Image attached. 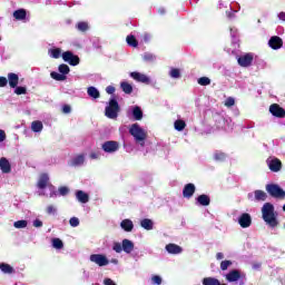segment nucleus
Returning a JSON list of instances; mask_svg holds the SVG:
<instances>
[{"label": "nucleus", "instance_id": "1", "mask_svg": "<svg viewBox=\"0 0 285 285\" xmlns=\"http://www.w3.org/2000/svg\"><path fill=\"white\" fill-rule=\"evenodd\" d=\"M129 134L131 137H134L136 144H139V146L145 147L146 146V139H148V131L144 129L139 124H132L129 127Z\"/></svg>", "mask_w": 285, "mask_h": 285}, {"label": "nucleus", "instance_id": "2", "mask_svg": "<svg viewBox=\"0 0 285 285\" xmlns=\"http://www.w3.org/2000/svg\"><path fill=\"white\" fill-rule=\"evenodd\" d=\"M263 219L271 228L277 226V214H275V207L271 203H266L262 208Z\"/></svg>", "mask_w": 285, "mask_h": 285}, {"label": "nucleus", "instance_id": "3", "mask_svg": "<svg viewBox=\"0 0 285 285\" xmlns=\"http://www.w3.org/2000/svg\"><path fill=\"white\" fill-rule=\"evenodd\" d=\"M37 187L40 188V190H43L45 188H49V190H50L49 197L57 196V191L55 190V186H52V184H50V176H48V174H41L39 176Z\"/></svg>", "mask_w": 285, "mask_h": 285}, {"label": "nucleus", "instance_id": "4", "mask_svg": "<svg viewBox=\"0 0 285 285\" xmlns=\"http://www.w3.org/2000/svg\"><path fill=\"white\" fill-rule=\"evenodd\" d=\"M105 115L108 119H117L119 115V102L115 98L109 100V105L105 109Z\"/></svg>", "mask_w": 285, "mask_h": 285}, {"label": "nucleus", "instance_id": "5", "mask_svg": "<svg viewBox=\"0 0 285 285\" xmlns=\"http://www.w3.org/2000/svg\"><path fill=\"white\" fill-rule=\"evenodd\" d=\"M89 262L92 264H96V266H108L110 264V261H108V257L104 254H91L89 256Z\"/></svg>", "mask_w": 285, "mask_h": 285}, {"label": "nucleus", "instance_id": "6", "mask_svg": "<svg viewBox=\"0 0 285 285\" xmlns=\"http://www.w3.org/2000/svg\"><path fill=\"white\" fill-rule=\"evenodd\" d=\"M128 117L132 115L134 119L136 121H141L144 119V111L141 110V107L139 106H131L127 110Z\"/></svg>", "mask_w": 285, "mask_h": 285}, {"label": "nucleus", "instance_id": "7", "mask_svg": "<svg viewBox=\"0 0 285 285\" xmlns=\"http://www.w3.org/2000/svg\"><path fill=\"white\" fill-rule=\"evenodd\" d=\"M266 190L272 197H285V191L279 188V185H267Z\"/></svg>", "mask_w": 285, "mask_h": 285}, {"label": "nucleus", "instance_id": "8", "mask_svg": "<svg viewBox=\"0 0 285 285\" xmlns=\"http://www.w3.org/2000/svg\"><path fill=\"white\" fill-rule=\"evenodd\" d=\"M238 224L240 228H250V224H253V218L250 214L244 213L238 217Z\"/></svg>", "mask_w": 285, "mask_h": 285}, {"label": "nucleus", "instance_id": "9", "mask_svg": "<svg viewBox=\"0 0 285 285\" xmlns=\"http://www.w3.org/2000/svg\"><path fill=\"white\" fill-rule=\"evenodd\" d=\"M62 59H63V61H66L70 66H79V58L70 51L63 52L62 53Z\"/></svg>", "mask_w": 285, "mask_h": 285}, {"label": "nucleus", "instance_id": "10", "mask_svg": "<svg viewBox=\"0 0 285 285\" xmlns=\"http://www.w3.org/2000/svg\"><path fill=\"white\" fill-rule=\"evenodd\" d=\"M102 150L105 153H117L119 150V142L115 140H109L102 144Z\"/></svg>", "mask_w": 285, "mask_h": 285}, {"label": "nucleus", "instance_id": "11", "mask_svg": "<svg viewBox=\"0 0 285 285\" xmlns=\"http://www.w3.org/2000/svg\"><path fill=\"white\" fill-rule=\"evenodd\" d=\"M238 63L242 66V68H248V66L253 63V53L240 56L238 58Z\"/></svg>", "mask_w": 285, "mask_h": 285}, {"label": "nucleus", "instance_id": "12", "mask_svg": "<svg viewBox=\"0 0 285 285\" xmlns=\"http://www.w3.org/2000/svg\"><path fill=\"white\" fill-rule=\"evenodd\" d=\"M267 164L273 173H279L282 170V161L277 158L268 159Z\"/></svg>", "mask_w": 285, "mask_h": 285}, {"label": "nucleus", "instance_id": "13", "mask_svg": "<svg viewBox=\"0 0 285 285\" xmlns=\"http://www.w3.org/2000/svg\"><path fill=\"white\" fill-rule=\"evenodd\" d=\"M195 184H187L185 185L184 189H183V197H185L186 199H190V197H193V195H195Z\"/></svg>", "mask_w": 285, "mask_h": 285}, {"label": "nucleus", "instance_id": "14", "mask_svg": "<svg viewBox=\"0 0 285 285\" xmlns=\"http://www.w3.org/2000/svg\"><path fill=\"white\" fill-rule=\"evenodd\" d=\"M130 77L135 79V81H139L140 83H150V78L144 73L134 71L130 73Z\"/></svg>", "mask_w": 285, "mask_h": 285}, {"label": "nucleus", "instance_id": "15", "mask_svg": "<svg viewBox=\"0 0 285 285\" xmlns=\"http://www.w3.org/2000/svg\"><path fill=\"white\" fill-rule=\"evenodd\" d=\"M269 48H273V50H279L282 46H284V41H282V38L274 36L268 41Z\"/></svg>", "mask_w": 285, "mask_h": 285}, {"label": "nucleus", "instance_id": "16", "mask_svg": "<svg viewBox=\"0 0 285 285\" xmlns=\"http://www.w3.org/2000/svg\"><path fill=\"white\" fill-rule=\"evenodd\" d=\"M269 112H272L274 117H279V118L285 117L284 108L279 107V105L277 104H274L269 107Z\"/></svg>", "mask_w": 285, "mask_h": 285}, {"label": "nucleus", "instance_id": "17", "mask_svg": "<svg viewBox=\"0 0 285 285\" xmlns=\"http://www.w3.org/2000/svg\"><path fill=\"white\" fill-rule=\"evenodd\" d=\"M85 163H86V155L79 154V155L75 156V157L69 161V165L77 167V166H83Z\"/></svg>", "mask_w": 285, "mask_h": 285}, {"label": "nucleus", "instance_id": "18", "mask_svg": "<svg viewBox=\"0 0 285 285\" xmlns=\"http://www.w3.org/2000/svg\"><path fill=\"white\" fill-rule=\"evenodd\" d=\"M166 250L170 255H179L183 253L184 249L179 245L168 244V245H166Z\"/></svg>", "mask_w": 285, "mask_h": 285}, {"label": "nucleus", "instance_id": "19", "mask_svg": "<svg viewBox=\"0 0 285 285\" xmlns=\"http://www.w3.org/2000/svg\"><path fill=\"white\" fill-rule=\"evenodd\" d=\"M122 250H124V253H127L128 255H130V253L132 250H135V243H132V240H130V239H124L122 240Z\"/></svg>", "mask_w": 285, "mask_h": 285}, {"label": "nucleus", "instance_id": "20", "mask_svg": "<svg viewBox=\"0 0 285 285\" xmlns=\"http://www.w3.org/2000/svg\"><path fill=\"white\" fill-rule=\"evenodd\" d=\"M0 170L4 174H8L10 170H12L10 161L4 157L0 158Z\"/></svg>", "mask_w": 285, "mask_h": 285}, {"label": "nucleus", "instance_id": "21", "mask_svg": "<svg viewBox=\"0 0 285 285\" xmlns=\"http://www.w3.org/2000/svg\"><path fill=\"white\" fill-rule=\"evenodd\" d=\"M76 198L80 204H88V202H90V196L83 190L76 191Z\"/></svg>", "mask_w": 285, "mask_h": 285}, {"label": "nucleus", "instance_id": "22", "mask_svg": "<svg viewBox=\"0 0 285 285\" xmlns=\"http://www.w3.org/2000/svg\"><path fill=\"white\" fill-rule=\"evenodd\" d=\"M120 228H122V230H126V233H131L132 228H135V225L132 224V220L124 219L120 223Z\"/></svg>", "mask_w": 285, "mask_h": 285}, {"label": "nucleus", "instance_id": "23", "mask_svg": "<svg viewBox=\"0 0 285 285\" xmlns=\"http://www.w3.org/2000/svg\"><path fill=\"white\" fill-rule=\"evenodd\" d=\"M8 81L10 88H17V86H19V76L17 73H9Z\"/></svg>", "mask_w": 285, "mask_h": 285}, {"label": "nucleus", "instance_id": "24", "mask_svg": "<svg viewBox=\"0 0 285 285\" xmlns=\"http://www.w3.org/2000/svg\"><path fill=\"white\" fill-rule=\"evenodd\" d=\"M239 277H242V274L237 269H234L226 275L227 282H237Z\"/></svg>", "mask_w": 285, "mask_h": 285}, {"label": "nucleus", "instance_id": "25", "mask_svg": "<svg viewBox=\"0 0 285 285\" xmlns=\"http://www.w3.org/2000/svg\"><path fill=\"white\" fill-rule=\"evenodd\" d=\"M141 228H145V230H153L155 223H153L151 219L145 218L140 222Z\"/></svg>", "mask_w": 285, "mask_h": 285}, {"label": "nucleus", "instance_id": "26", "mask_svg": "<svg viewBox=\"0 0 285 285\" xmlns=\"http://www.w3.org/2000/svg\"><path fill=\"white\" fill-rule=\"evenodd\" d=\"M31 130L32 132H41V130H43V122H41L40 120L32 121Z\"/></svg>", "mask_w": 285, "mask_h": 285}, {"label": "nucleus", "instance_id": "27", "mask_svg": "<svg viewBox=\"0 0 285 285\" xmlns=\"http://www.w3.org/2000/svg\"><path fill=\"white\" fill-rule=\"evenodd\" d=\"M87 95L89 97H91L92 99H99V97H100L99 89L96 87H89L87 89Z\"/></svg>", "mask_w": 285, "mask_h": 285}, {"label": "nucleus", "instance_id": "28", "mask_svg": "<svg viewBox=\"0 0 285 285\" xmlns=\"http://www.w3.org/2000/svg\"><path fill=\"white\" fill-rule=\"evenodd\" d=\"M198 204H200V206H209L210 205V197H208L207 195H200L197 198Z\"/></svg>", "mask_w": 285, "mask_h": 285}, {"label": "nucleus", "instance_id": "29", "mask_svg": "<svg viewBox=\"0 0 285 285\" xmlns=\"http://www.w3.org/2000/svg\"><path fill=\"white\" fill-rule=\"evenodd\" d=\"M0 271L7 275L14 273V268L6 263L0 264Z\"/></svg>", "mask_w": 285, "mask_h": 285}, {"label": "nucleus", "instance_id": "30", "mask_svg": "<svg viewBox=\"0 0 285 285\" xmlns=\"http://www.w3.org/2000/svg\"><path fill=\"white\" fill-rule=\"evenodd\" d=\"M120 87H121V90L125 91L126 95H130L132 92V85H130L126 81H122L120 83Z\"/></svg>", "mask_w": 285, "mask_h": 285}, {"label": "nucleus", "instance_id": "31", "mask_svg": "<svg viewBox=\"0 0 285 285\" xmlns=\"http://www.w3.org/2000/svg\"><path fill=\"white\" fill-rule=\"evenodd\" d=\"M254 197L256 202H266V194L262 190L254 191Z\"/></svg>", "mask_w": 285, "mask_h": 285}, {"label": "nucleus", "instance_id": "32", "mask_svg": "<svg viewBox=\"0 0 285 285\" xmlns=\"http://www.w3.org/2000/svg\"><path fill=\"white\" fill-rule=\"evenodd\" d=\"M169 77H171V79H180L181 78V70L177 69V68H171L169 71Z\"/></svg>", "mask_w": 285, "mask_h": 285}, {"label": "nucleus", "instance_id": "33", "mask_svg": "<svg viewBox=\"0 0 285 285\" xmlns=\"http://www.w3.org/2000/svg\"><path fill=\"white\" fill-rule=\"evenodd\" d=\"M174 128H175V130H178V132H181V130H184V128H186V121H184V120H176L174 122Z\"/></svg>", "mask_w": 285, "mask_h": 285}, {"label": "nucleus", "instance_id": "34", "mask_svg": "<svg viewBox=\"0 0 285 285\" xmlns=\"http://www.w3.org/2000/svg\"><path fill=\"white\" fill-rule=\"evenodd\" d=\"M52 247L56 248L57 250H61L63 248V242L60 238H53L51 240Z\"/></svg>", "mask_w": 285, "mask_h": 285}, {"label": "nucleus", "instance_id": "35", "mask_svg": "<svg viewBox=\"0 0 285 285\" xmlns=\"http://www.w3.org/2000/svg\"><path fill=\"white\" fill-rule=\"evenodd\" d=\"M49 56L52 57V59H59V57H61V49L59 48L49 49Z\"/></svg>", "mask_w": 285, "mask_h": 285}, {"label": "nucleus", "instance_id": "36", "mask_svg": "<svg viewBox=\"0 0 285 285\" xmlns=\"http://www.w3.org/2000/svg\"><path fill=\"white\" fill-rule=\"evenodd\" d=\"M51 77L56 80V81H66V76L62 73H59L57 71H52L51 72Z\"/></svg>", "mask_w": 285, "mask_h": 285}, {"label": "nucleus", "instance_id": "37", "mask_svg": "<svg viewBox=\"0 0 285 285\" xmlns=\"http://www.w3.org/2000/svg\"><path fill=\"white\" fill-rule=\"evenodd\" d=\"M204 285H226V284H219V281L215 279V278H205L203 281Z\"/></svg>", "mask_w": 285, "mask_h": 285}, {"label": "nucleus", "instance_id": "38", "mask_svg": "<svg viewBox=\"0 0 285 285\" xmlns=\"http://www.w3.org/2000/svg\"><path fill=\"white\" fill-rule=\"evenodd\" d=\"M127 43L128 46H131L132 48H137L138 42L135 36H127Z\"/></svg>", "mask_w": 285, "mask_h": 285}, {"label": "nucleus", "instance_id": "39", "mask_svg": "<svg viewBox=\"0 0 285 285\" xmlns=\"http://www.w3.org/2000/svg\"><path fill=\"white\" fill-rule=\"evenodd\" d=\"M13 17L14 19H26V10L23 9H20V10H17L14 13H13Z\"/></svg>", "mask_w": 285, "mask_h": 285}, {"label": "nucleus", "instance_id": "40", "mask_svg": "<svg viewBox=\"0 0 285 285\" xmlns=\"http://www.w3.org/2000/svg\"><path fill=\"white\" fill-rule=\"evenodd\" d=\"M214 159H215V161H224V159H226V154H224L222 151H216L214 154Z\"/></svg>", "mask_w": 285, "mask_h": 285}, {"label": "nucleus", "instance_id": "41", "mask_svg": "<svg viewBox=\"0 0 285 285\" xmlns=\"http://www.w3.org/2000/svg\"><path fill=\"white\" fill-rule=\"evenodd\" d=\"M60 75H63L66 77V75H68V72H70V67H68V65H60L58 68Z\"/></svg>", "mask_w": 285, "mask_h": 285}, {"label": "nucleus", "instance_id": "42", "mask_svg": "<svg viewBox=\"0 0 285 285\" xmlns=\"http://www.w3.org/2000/svg\"><path fill=\"white\" fill-rule=\"evenodd\" d=\"M47 215H57V206L55 205H48L46 207Z\"/></svg>", "mask_w": 285, "mask_h": 285}, {"label": "nucleus", "instance_id": "43", "mask_svg": "<svg viewBox=\"0 0 285 285\" xmlns=\"http://www.w3.org/2000/svg\"><path fill=\"white\" fill-rule=\"evenodd\" d=\"M14 228H26L28 226L27 220H17L13 223Z\"/></svg>", "mask_w": 285, "mask_h": 285}, {"label": "nucleus", "instance_id": "44", "mask_svg": "<svg viewBox=\"0 0 285 285\" xmlns=\"http://www.w3.org/2000/svg\"><path fill=\"white\" fill-rule=\"evenodd\" d=\"M199 86H210V78L202 77L198 79Z\"/></svg>", "mask_w": 285, "mask_h": 285}, {"label": "nucleus", "instance_id": "45", "mask_svg": "<svg viewBox=\"0 0 285 285\" xmlns=\"http://www.w3.org/2000/svg\"><path fill=\"white\" fill-rule=\"evenodd\" d=\"M77 29L80 30V32H86V30H88V22H78Z\"/></svg>", "mask_w": 285, "mask_h": 285}, {"label": "nucleus", "instance_id": "46", "mask_svg": "<svg viewBox=\"0 0 285 285\" xmlns=\"http://www.w3.org/2000/svg\"><path fill=\"white\" fill-rule=\"evenodd\" d=\"M58 191H59V195H61L62 197H66V195L70 193V189L66 186H62L58 188Z\"/></svg>", "mask_w": 285, "mask_h": 285}, {"label": "nucleus", "instance_id": "47", "mask_svg": "<svg viewBox=\"0 0 285 285\" xmlns=\"http://www.w3.org/2000/svg\"><path fill=\"white\" fill-rule=\"evenodd\" d=\"M229 266H233V262H230V261H223L222 263H220V268L223 269V271H228V267Z\"/></svg>", "mask_w": 285, "mask_h": 285}, {"label": "nucleus", "instance_id": "48", "mask_svg": "<svg viewBox=\"0 0 285 285\" xmlns=\"http://www.w3.org/2000/svg\"><path fill=\"white\" fill-rule=\"evenodd\" d=\"M28 92V89L26 87H16L14 94L16 95H26Z\"/></svg>", "mask_w": 285, "mask_h": 285}, {"label": "nucleus", "instance_id": "49", "mask_svg": "<svg viewBox=\"0 0 285 285\" xmlns=\"http://www.w3.org/2000/svg\"><path fill=\"white\" fill-rule=\"evenodd\" d=\"M70 226H72V228H77V226H79V218L77 217H71L69 220Z\"/></svg>", "mask_w": 285, "mask_h": 285}, {"label": "nucleus", "instance_id": "50", "mask_svg": "<svg viewBox=\"0 0 285 285\" xmlns=\"http://www.w3.org/2000/svg\"><path fill=\"white\" fill-rule=\"evenodd\" d=\"M225 106H226L227 108H230L232 106H235V98L228 97V98L225 100Z\"/></svg>", "mask_w": 285, "mask_h": 285}, {"label": "nucleus", "instance_id": "51", "mask_svg": "<svg viewBox=\"0 0 285 285\" xmlns=\"http://www.w3.org/2000/svg\"><path fill=\"white\" fill-rule=\"evenodd\" d=\"M112 248L116 253H121V250H124V245L120 243H115Z\"/></svg>", "mask_w": 285, "mask_h": 285}, {"label": "nucleus", "instance_id": "52", "mask_svg": "<svg viewBox=\"0 0 285 285\" xmlns=\"http://www.w3.org/2000/svg\"><path fill=\"white\" fill-rule=\"evenodd\" d=\"M151 282H153V284L160 285L161 284V276H159V275L153 276Z\"/></svg>", "mask_w": 285, "mask_h": 285}, {"label": "nucleus", "instance_id": "53", "mask_svg": "<svg viewBox=\"0 0 285 285\" xmlns=\"http://www.w3.org/2000/svg\"><path fill=\"white\" fill-rule=\"evenodd\" d=\"M62 112H63L65 115H70V114L72 112V108L70 107V105H65V106L62 107Z\"/></svg>", "mask_w": 285, "mask_h": 285}, {"label": "nucleus", "instance_id": "54", "mask_svg": "<svg viewBox=\"0 0 285 285\" xmlns=\"http://www.w3.org/2000/svg\"><path fill=\"white\" fill-rule=\"evenodd\" d=\"M8 86V78L0 77V88H6Z\"/></svg>", "mask_w": 285, "mask_h": 285}, {"label": "nucleus", "instance_id": "55", "mask_svg": "<svg viewBox=\"0 0 285 285\" xmlns=\"http://www.w3.org/2000/svg\"><path fill=\"white\" fill-rule=\"evenodd\" d=\"M144 59L145 61H153L155 59V56H153V53H145Z\"/></svg>", "mask_w": 285, "mask_h": 285}, {"label": "nucleus", "instance_id": "56", "mask_svg": "<svg viewBox=\"0 0 285 285\" xmlns=\"http://www.w3.org/2000/svg\"><path fill=\"white\" fill-rule=\"evenodd\" d=\"M33 226L35 228H41V226H43V222H41L40 219H36L33 220Z\"/></svg>", "mask_w": 285, "mask_h": 285}, {"label": "nucleus", "instance_id": "57", "mask_svg": "<svg viewBox=\"0 0 285 285\" xmlns=\"http://www.w3.org/2000/svg\"><path fill=\"white\" fill-rule=\"evenodd\" d=\"M2 141H6V131L3 129H0V144Z\"/></svg>", "mask_w": 285, "mask_h": 285}, {"label": "nucleus", "instance_id": "58", "mask_svg": "<svg viewBox=\"0 0 285 285\" xmlns=\"http://www.w3.org/2000/svg\"><path fill=\"white\" fill-rule=\"evenodd\" d=\"M106 92H107L108 95H114V94H115V87L108 86V87L106 88Z\"/></svg>", "mask_w": 285, "mask_h": 285}, {"label": "nucleus", "instance_id": "59", "mask_svg": "<svg viewBox=\"0 0 285 285\" xmlns=\"http://www.w3.org/2000/svg\"><path fill=\"white\" fill-rule=\"evenodd\" d=\"M89 157H90V159H99L100 155H99V153L94 151V153L90 154Z\"/></svg>", "mask_w": 285, "mask_h": 285}, {"label": "nucleus", "instance_id": "60", "mask_svg": "<svg viewBox=\"0 0 285 285\" xmlns=\"http://www.w3.org/2000/svg\"><path fill=\"white\" fill-rule=\"evenodd\" d=\"M142 39H144L145 42L150 41V35L145 33Z\"/></svg>", "mask_w": 285, "mask_h": 285}, {"label": "nucleus", "instance_id": "61", "mask_svg": "<svg viewBox=\"0 0 285 285\" xmlns=\"http://www.w3.org/2000/svg\"><path fill=\"white\" fill-rule=\"evenodd\" d=\"M278 19H281V21H285V12L278 13Z\"/></svg>", "mask_w": 285, "mask_h": 285}, {"label": "nucleus", "instance_id": "62", "mask_svg": "<svg viewBox=\"0 0 285 285\" xmlns=\"http://www.w3.org/2000/svg\"><path fill=\"white\" fill-rule=\"evenodd\" d=\"M216 259H224V253H217Z\"/></svg>", "mask_w": 285, "mask_h": 285}, {"label": "nucleus", "instance_id": "63", "mask_svg": "<svg viewBox=\"0 0 285 285\" xmlns=\"http://www.w3.org/2000/svg\"><path fill=\"white\" fill-rule=\"evenodd\" d=\"M111 264H119V261H117V258H114V259L111 261Z\"/></svg>", "mask_w": 285, "mask_h": 285}, {"label": "nucleus", "instance_id": "64", "mask_svg": "<svg viewBox=\"0 0 285 285\" xmlns=\"http://www.w3.org/2000/svg\"><path fill=\"white\" fill-rule=\"evenodd\" d=\"M259 266H261V265L257 264V265H254L253 268H259Z\"/></svg>", "mask_w": 285, "mask_h": 285}]
</instances>
